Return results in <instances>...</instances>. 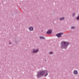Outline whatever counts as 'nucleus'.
Returning <instances> with one entry per match:
<instances>
[{"label": "nucleus", "instance_id": "nucleus-1", "mask_svg": "<svg viewBox=\"0 0 79 79\" xmlns=\"http://www.w3.org/2000/svg\"><path fill=\"white\" fill-rule=\"evenodd\" d=\"M48 71L47 70L40 71L38 72L36 76L38 78H40L41 77H43L44 76L46 77L48 74Z\"/></svg>", "mask_w": 79, "mask_h": 79}, {"label": "nucleus", "instance_id": "nucleus-2", "mask_svg": "<svg viewBox=\"0 0 79 79\" xmlns=\"http://www.w3.org/2000/svg\"><path fill=\"white\" fill-rule=\"evenodd\" d=\"M69 45V42L62 41L61 43L60 48H61L66 49Z\"/></svg>", "mask_w": 79, "mask_h": 79}, {"label": "nucleus", "instance_id": "nucleus-3", "mask_svg": "<svg viewBox=\"0 0 79 79\" xmlns=\"http://www.w3.org/2000/svg\"><path fill=\"white\" fill-rule=\"evenodd\" d=\"M39 52V49L38 48L33 49L32 50V53H36Z\"/></svg>", "mask_w": 79, "mask_h": 79}, {"label": "nucleus", "instance_id": "nucleus-4", "mask_svg": "<svg viewBox=\"0 0 79 79\" xmlns=\"http://www.w3.org/2000/svg\"><path fill=\"white\" fill-rule=\"evenodd\" d=\"M28 29L29 31H34V27L31 26L28 28Z\"/></svg>", "mask_w": 79, "mask_h": 79}, {"label": "nucleus", "instance_id": "nucleus-5", "mask_svg": "<svg viewBox=\"0 0 79 79\" xmlns=\"http://www.w3.org/2000/svg\"><path fill=\"white\" fill-rule=\"evenodd\" d=\"M63 34V33H60L57 34L56 35L57 37H60L61 36V35Z\"/></svg>", "mask_w": 79, "mask_h": 79}, {"label": "nucleus", "instance_id": "nucleus-6", "mask_svg": "<svg viewBox=\"0 0 79 79\" xmlns=\"http://www.w3.org/2000/svg\"><path fill=\"white\" fill-rule=\"evenodd\" d=\"M73 73L74 74H75V75H76L77 74H78V72L76 70H75L73 72Z\"/></svg>", "mask_w": 79, "mask_h": 79}, {"label": "nucleus", "instance_id": "nucleus-7", "mask_svg": "<svg viewBox=\"0 0 79 79\" xmlns=\"http://www.w3.org/2000/svg\"><path fill=\"white\" fill-rule=\"evenodd\" d=\"M51 33H52V30H49L47 31V34H51Z\"/></svg>", "mask_w": 79, "mask_h": 79}, {"label": "nucleus", "instance_id": "nucleus-8", "mask_svg": "<svg viewBox=\"0 0 79 79\" xmlns=\"http://www.w3.org/2000/svg\"><path fill=\"white\" fill-rule=\"evenodd\" d=\"M64 17H61L59 19V20H60V21H62L63 20H64Z\"/></svg>", "mask_w": 79, "mask_h": 79}, {"label": "nucleus", "instance_id": "nucleus-9", "mask_svg": "<svg viewBox=\"0 0 79 79\" xmlns=\"http://www.w3.org/2000/svg\"><path fill=\"white\" fill-rule=\"evenodd\" d=\"M39 37L40 39H45V38H44V37L42 36H39Z\"/></svg>", "mask_w": 79, "mask_h": 79}, {"label": "nucleus", "instance_id": "nucleus-10", "mask_svg": "<svg viewBox=\"0 0 79 79\" xmlns=\"http://www.w3.org/2000/svg\"><path fill=\"white\" fill-rule=\"evenodd\" d=\"M53 52H49V55H52V54H53Z\"/></svg>", "mask_w": 79, "mask_h": 79}, {"label": "nucleus", "instance_id": "nucleus-11", "mask_svg": "<svg viewBox=\"0 0 79 79\" xmlns=\"http://www.w3.org/2000/svg\"><path fill=\"white\" fill-rule=\"evenodd\" d=\"M76 15V13H75V12H73V16H75V15Z\"/></svg>", "mask_w": 79, "mask_h": 79}, {"label": "nucleus", "instance_id": "nucleus-12", "mask_svg": "<svg viewBox=\"0 0 79 79\" xmlns=\"http://www.w3.org/2000/svg\"><path fill=\"white\" fill-rule=\"evenodd\" d=\"M77 20H79V16H77L76 18Z\"/></svg>", "mask_w": 79, "mask_h": 79}, {"label": "nucleus", "instance_id": "nucleus-13", "mask_svg": "<svg viewBox=\"0 0 79 79\" xmlns=\"http://www.w3.org/2000/svg\"><path fill=\"white\" fill-rule=\"evenodd\" d=\"M75 28V27L72 26L71 27V29H74Z\"/></svg>", "mask_w": 79, "mask_h": 79}, {"label": "nucleus", "instance_id": "nucleus-14", "mask_svg": "<svg viewBox=\"0 0 79 79\" xmlns=\"http://www.w3.org/2000/svg\"><path fill=\"white\" fill-rule=\"evenodd\" d=\"M9 45H11V41H9Z\"/></svg>", "mask_w": 79, "mask_h": 79}, {"label": "nucleus", "instance_id": "nucleus-15", "mask_svg": "<svg viewBox=\"0 0 79 79\" xmlns=\"http://www.w3.org/2000/svg\"><path fill=\"white\" fill-rule=\"evenodd\" d=\"M15 44H18V41H15Z\"/></svg>", "mask_w": 79, "mask_h": 79}, {"label": "nucleus", "instance_id": "nucleus-16", "mask_svg": "<svg viewBox=\"0 0 79 79\" xmlns=\"http://www.w3.org/2000/svg\"><path fill=\"white\" fill-rule=\"evenodd\" d=\"M45 61H47V60H45Z\"/></svg>", "mask_w": 79, "mask_h": 79}]
</instances>
